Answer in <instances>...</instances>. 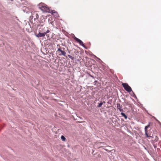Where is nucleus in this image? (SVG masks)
<instances>
[{
  "mask_svg": "<svg viewBox=\"0 0 161 161\" xmlns=\"http://www.w3.org/2000/svg\"><path fill=\"white\" fill-rule=\"evenodd\" d=\"M39 8L44 12H48L49 11L47 6L43 3H40L38 5Z\"/></svg>",
  "mask_w": 161,
  "mask_h": 161,
  "instance_id": "nucleus-1",
  "label": "nucleus"
},
{
  "mask_svg": "<svg viewBox=\"0 0 161 161\" xmlns=\"http://www.w3.org/2000/svg\"><path fill=\"white\" fill-rule=\"evenodd\" d=\"M62 49H64V48H62L61 47H59L58 49V50L56 51L57 52L58 54L59 55H63L64 56H66V52L64 50H62Z\"/></svg>",
  "mask_w": 161,
  "mask_h": 161,
  "instance_id": "nucleus-2",
  "label": "nucleus"
},
{
  "mask_svg": "<svg viewBox=\"0 0 161 161\" xmlns=\"http://www.w3.org/2000/svg\"><path fill=\"white\" fill-rule=\"evenodd\" d=\"M122 85L126 91H132L131 87L126 83H122Z\"/></svg>",
  "mask_w": 161,
  "mask_h": 161,
  "instance_id": "nucleus-3",
  "label": "nucleus"
},
{
  "mask_svg": "<svg viewBox=\"0 0 161 161\" xmlns=\"http://www.w3.org/2000/svg\"><path fill=\"white\" fill-rule=\"evenodd\" d=\"M49 30H47L45 32H44V33H41L39 32L37 35L36 36L38 37H44L45 36V35L49 33Z\"/></svg>",
  "mask_w": 161,
  "mask_h": 161,
  "instance_id": "nucleus-4",
  "label": "nucleus"
},
{
  "mask_svg": "<svg viewBox=\"0 0 161 161\" xmlns=\"http://www.w3.org/2000/svg\"><path fill=\"white\" fill-rule=\"evenodd\" d=\"M74 39L76 42L79 43L80 45H81L83 47H85V46L84 45L83 42L80 40L75 37L74 38Z\"/></svg>",
  "mask_w": 161,
  "mask_h": 161,
  "instance_id": "nucleus-5",
  "label": "nucleus"
},
{
  "mask_svg": "<svg viewBox=\"0 0 161 161\" xmlns=\"http://www.w3.org/2000/svg\"><path fill=\"white\" fill-rule=\"evenodd\" d=\"M117 105L118 109H119L120 112L123 111V109H122V106L120 105V103H117Z\"/></svg>",
  "mask_w": 161,
  "mask_h": 161,
  "instance_id": "nucleus-6",
  "label": "nucleus"
},
{
  "mask_svg": "<svg viewBox=\"0 0 161 161\" xmlns=\"http://www.w3.org/2000/svg\"><path fill=\"white\" fill-rule=\"evenodd\" d=\"M121 115L124 117L125 119H126L127 118V116L126 115V114L123 112H121Z\"/></svg>",
  "mask_w": 161,
  "mask_h": 161,
  "instance_id": "nucleus-7",
  "label": "nucleus"
},
{
  "mask_svg": "<svg viewBox=\"0 0 161 161\" xmlns=\"http://www.w3.org/2000/svg\"><path fill=\"white\" fill-rule=\"evenodd\" d=\"M61 140L63 141H65L66 140V139L65 137L63 135L61 136Z\"/></svg>",
  "mask_w": 161,
  "mask_h": 161,
  "instance_id": "nucleus-8",
  "label": "nucleus"
},
{
  "mask_svg": "<svg viewBox=\"0 0 161 161\" xmlns=\"http://www.w3.org/2000/svg\"><path fill=\"white\" fill-rule=\"evenodd\" d=\"M98 104L97 105V107L98 108H100L102 106V105L103 104V103L102 102H101L100 103H98Z\"/></svg>",
  "mask_w": 161,
  "mask_h": 161,
  "instance_id": "nucleus-9",
  "label": "nucleus"
},
{
  "mask_svg": "<svg viewBox=\"0 0 161 161\" xmlns=\"http://www.w3.org/2000/svg\"><path fill=\"white\" fill-rule=\"evenodd\" d=\"M145 135L146 136V137H153L151 136L148 135V133H147V131H145Z\"/></svg>",
  "mask_w": 161,
  "mask_h": 161,
  "instance_id": "nucleus-10",
  "label": "nucleus"
},
{
  "mask_svg": "<svg viewBox=\"0 0 161 161\" xmlns=\"http://www.w3.org/2000/svg\"><path fill=\"white\" fill-rule=\"evenodd\" d=\"M112 99H109L108 102V104H111V103L112 102Z\"/></svg>",
  "mask_w": 161,
  "mask_h": 161,
  "instance_id": "nucleus-11",
  "label": "nucleus"
},
{
  "mask_svg": "<svg viewBox=\"0 0 161 161\" xmlns=\"http://www.w3.org/2000/svg\"><path fill=\"white\" fill-rule=\"evenodd\" d=\"M68 56L69 58H71L72 60H73L74 59V58L73 57L71 56L70 55H68Z\"/></svg>",
  "mask_w": 161,
  "mask_h": 161,
  "instance_id": "nucleus-12",
  "label": "nucleus"
},
{
  "mask_svg": "<svg viewBox=\"0 0 161 161\" xmlns=\"http://www.w3.org/2000/svg\"><path fill=\"white\" fill-rule=\"evenodd\" d=\"M148 128V127L147 126H146L145 127V131H147V129Z\"/></svg>",
  "mask_w": 161,
  "mask_h": 161,
  "instance_id": "nucleus-13",
  "label": "nucleus"
},
{
  "mask_svg": "<svg viewBox=\"0 0 161 161\" xmlns=\"http://www.w3.org/2000/svg\"><path fill=\"white\" fill-rule=\"evenodd\" d=\"M36 19H38L39 17V15L38 14H36Z\"/></svg>",
  "mask_w": 161,
  "mask_h": 161,
  "instance_id": "nucleus-14",
  "label": "nucleus"
},
{
  "mask_svg": "<svg viewBox=\"0 0 161 161\" xmlns=\"http://www.w3.org/2000/svg\"><path fill=\"white\" fill-rule=\"evenodd\" d=\"M147 126L148 127V128L149 127H150V123H149L148 124V125H147Z\"/></svg>",
  "mask_w": 161,
  "mask_h": 161,
  "instance_id": "nucleus-15",
  "label": "nucleus"
},
{
  "mask_svg": "<svg viewBox=\"0 0 161 161\" xmlns=\"http://www.w3.org/2000/svg\"><path fill=\"white\" fill-rule=\"evenodd\" d=\"M125 105H128V102H126L125 101Z\"/></svg>",
  "mask_w": 161,
  "mask_h": 161,
  "instance_id": "nucleus-16",
  "label": "nucleus"
},
{
  "mask_svg": "<svg viewBox=\"0 0 161 161\" xmlns=\"http://www.w3.org/2000/svg\"><path fill=\"white\" fill-rule=\"evenodd\" d=\"M94 152V151L93 150L92 153V154L93 155H95L96 154V153L93 154Z\"/></svg>",
  "mask_w": 161,
  "mask_h": 161,
  "instance_id": "nucleus-17",
  "label": "nucleus"
},
{
  "mask_svg": "<svg viewBox=\"0 0 161 161\" xmlns=\"http://www.w3.org/2000/svg\"><path fill=\"white\" fill-rule=\"evenodd\" d=\"M127 92H125V93H129H129H130V92H132V93H133V91H127Z\"/></svg>",
  "mask_w": 161,
  "mask_h": 161,
  "instance_id": "nucleus-18",
  "label": "nucleus"
},
{
  "mask_svg": "<svg viewBox=\"0 0 161 161\" xmlns=\"http://www.w3.org/2000/svg\"><path fill=\"white\" fill-rule=\"evenodd\" d=\"M154 119H156V120L157 121H158V122H159L158 121V120L157 119H156V118L155 117H154Z\"/></svg>",
  "mask_w": 161,
  "mask_h": 161,
  "instance_id": "nucleus-19",
  "label": "nucleus"
},
{
  "mask_svg": "<svg viewBox=\"0 0 161 161\" xmlns=\"http://www.w3.org/2000/svg\"><path fill=\"white\" fill-rule=\"evenodd\" d=\"M126 96V97H127V96H128V95H126V96Z\"/></svg>",
  "mask_w": 161,
  "mask_h": 161,
  "instance_id": "nucleus-20",
  "label": "nucleus"
},
{
  "mask_svg": "<svg viewBox=\"0 0 161 161\" xmlns=\"http://www.w3.org/2000/svg\"><path fill=\"white\" fill-rule=\"evenodd\" d=\"M154 147L155 148L156 147V146H155V145H154Z\"/></svg>",
  "mask_w": 161,
  "mask_h": 161,
  "instance_id": "nucleus-21",
  "label": "nucleus"
},
{
  "mask_svg": "<svg viewBox=\"0 0 161 161\" xmlns=\"http://www.w3.org/2000/svg\"><path fill=\"white\" fill-rule=\"evenodd\" d=\"M57 46H59V45H57Z\"/></svg>",
  "mask_w": 161,
  "mask_h": 161,
  "instance_id": "nucleus-22",
  "label": "nucleus"
},
{
  "mask_svg": "<svg viewBox=\"0 0 161 161\" xmlns=\"http://www.w3.org/2000/svg\"><path fill=\"white\" fill-rule=\"evenodd\" d=\"M103 103H105V101H103Z\"/></svg>",
  "mask_w": 161,
  "mask_h": 161,
  "instance_id": "nucleus-23",
  "label": "nucleus"
},
{
  "mask_svg": "<svg viewBox=\"0 0 161 161\" xmlns=\"http://www.w3.org/2000/svg\"><path fill=\"white\" fill-rule=\"evenodd\" d=\"M105 150L106 151H107V149H105Z\"/></svg>",
  "mask_w": 161,
  "mask_h": 161,
  "instance_id": "nucleus-24",
  "label": "nucleus"
},
{
  "mask_svg": "<svg viewBox=\"0 0 161 161\" xmlns=\"http://www.w3.org/2000/svg\"><path fill=\"white\" fill-rule=\"evenodd\" d=\"M120 92H121V93H123L122 92H121V91H120Z\"/></svg>",
  "mask_w": 161,
  "mask_h": 161,
  "instance_id": "nucleus-25",
  "label": "nucleus"
}]
</instances>
